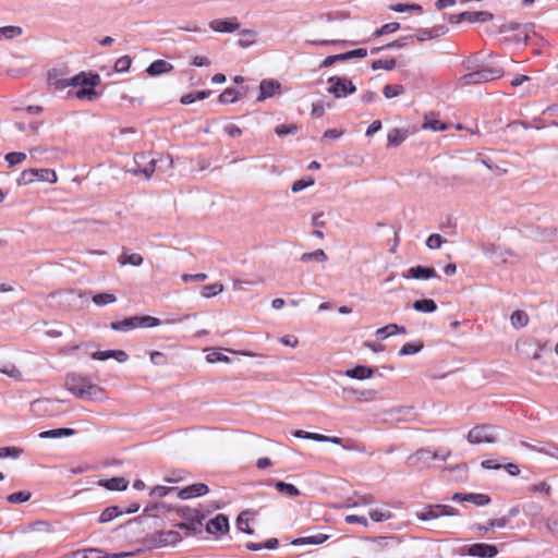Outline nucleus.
I'll use <instances>...</instances> for the list:
<instances>
[{
	"instance_id": "39448f33",
	"label": "nucleus",
	"mask_w": 558,
	"mask_h": 558,
	"mask_svg": "<svg viewBox=\"0 0 558 558\" xmlns=\"http://www.w3.org/2000/svg\"><path fill=\"white\" fill-rule=\"evenodd\" d=\"M501 428L496 425L482 424L474 426L466 435L470 444H494L499 437Z\"/></svg>"
},
{
	"instance_id": "a19ab883",
	"label": "nucleus",
	"mask_w": 558,
	"mask_h": 558,
	"mask_svg": "<svg viewBox=\"0 0 558 558\" xmlns=\"http://www.w3.org/2000/svg\"><path fill=\"white\" fill-rule=\"evenodd\" d=\"M508 524V519L507 518H498V519H490L486 525H476L475 529L476 531L478 532H482V533H488L489 531H492L494 527H499V529H502L505 527L506 525Z\"/></svg>"
},
{
	"instance_id": "e2e57ef3",
	"label": "nucleus",
	"mask_w": 558,
	"mask_h": 558,
	"mask_svg": "<svg viewBox=\"0 0 558 558\" xmlns=\"http://www.w3.org/2000/svg\"><path fill=\"white\" fill-rule=\"evenodd\" d=\"M367 56V50L365 48H356L353 50H349L342 53H339L341 61H347L350 59H361Z\"/></svg>"
},
{
	"instance_id": "58836bf2",
	"label": "nucleus",
	"mask_w": 558,
	"mask_h": 558,
	"mask_svg": "<svg viewBox=\"0 0 558 558\" xmlns=\"http://www.w3.org/2000/svg\"><path fill=\"white\" fill-rule=\"evenodd\" d=\"M159 542H161V538H160V535H159V531H155L154 533H149L145 537H143V539H142L143 547L145 549H147V550H151V549L163 547L161 544H159Z\"/></svg>"
},
{
	"instance_id": "2eb2a0df",
	"label": "nucleus",
	"mask_w": 558,
	"mask_h": 558,
	"mask_svg": "<svg viewBox=\"0 0 558 558\" xmlns=\"http://www.w3.org/2000/svg\"><path fill=\"white\" fill-rule=\"evenodd\" d=\"M178 497L181 500H187L195 497H202L209 493V487L204 483H194L182 488H178Z\"/></svg>"
},
{
	"instance_id": "f704fd0d",
	"label": "nucleus",
	"mask_w": 558,
	"mask_h": 558,
	"mask_svg": "<svg viewBox=\"0 0 558 558\" xmlns=\"http://www.w3.org/2000/svg\"><path fill=\"white\" fill-rule=\"evenodd\" d=\"M423 129L438 132V131L447 130L448 125H447V123L438 120L434 114H430V116H425Z\"/></svg>"
},
{
	"instance_id": "cd10ccee",
	"label": "nucleus",
	"mask_w": 558,
	"mask_h": 558,
	"mask_svg": "<svg viewBox=\"0 0 558 558\" xmlns=\"http://www.w3.org/2000/svg\"><path fill=\"white\" fill-rule=\"evenodd\" d=\"M75 429L69 427H60L48 430H43L39 433V438L48 439V438H62L70 437L75 434Z\"/></svg>"
},
{
	"instance_id": "a18cd8bd",
	"label": "nucleus",
	"mask_w": 558,
	"mask_h": 558,
	"mask_svg": "<svg viewBox=\"0 0 558 558\" xmlns=\"http://www.w3.org/2000/svg\"><path fill=\"white\" fill-rule=\"evenodd\" d=\"M399 29H400V23H398V22H390V23L384 24L381 27L377 28L372 34V37L373 38H378V37H381L384 35L396 33Z\"/></svg>"
},
{
	"instance_id": "bf43d9fd",
	"label": "nucleus",
	"mask_w": 558,
	"mask_h": 558,
	"mask_svg": "<svg viewBox=\"0 0 558 558\" xmlns=\"http://www.w3.org/2000/svg\"><path fill=\"white\" fill-rule=\"evenodd\" d=\"M404 93V87L401 84H387L383 88V94L386 98L390 99Z\"/></svg>"
},
{
	"instance_id": "6e6d98bb",
	"label": "nucleus",
	"mask_w": 558,
	"mask_h": 558,
	"mask_svg": "<svg viewBox=\"0 0 558 558\" xmlns=\"http://www.w3.org/2000/svg\"><path fill=\"white\" fill-rule=\"evenodd\" d=\"M293 436L296 437V438L314 440V441H318V442L327 440L326 439V435L317 434V433H311V432H305L303 429L294 430L293 432Z\"/></svg>"
},
{
	"instance_id": "0eeeda50",
	"label": "nucleus",
	"mask_w": 558,
	"mask_h": 558,
	"mask_svg": "<svg viewBox=\"0 0 558 558\" xmlns=\"http://www.w3.org/2000/svg\"><path fill=\"white\" fill-rule=\"evenodd\" d=\"M416 518L420 521H430L440 517L459 515V510L448 505L435 504L425 505L422 510L416 512Z\"/></svg>"
},
{
	"instance_id": "de8ad7c7",
	"label": "nucleus",
	"mask_w": 558,
	"mask_h": 558,
	"mask_svg": "<svg viewBox=\"0 0 558 558\" xmlns=\"http://www.w3.org/2000/svg\"><path fill=\"white\" fill-rule=\"evenodd\" d=\"M250 514V511H243L241 512L238 518H236V521H235V525L236 527L245 533V534H248V535H253L254 534V530L250 527L248 525V519L245 518L246 515Z\"/></svg>"
},
{
	"instance_id": "4d7b16f0",
	"label": "nucleus",
	"mask_w": 558,
	"mask_h": 558,
	"mask_svg": "<svg viewBox=\"0 0 558 558\" xmlns=\"http://www.w3.org/2000/svg\"><path fill=\"white\" fill-rule=\"evenodd\" d=\"M32 494L28 490H20L7 496V501L10 504H23L31 499Z\"/></svg>"
},
{
	"instance_id": "473e14b6",
	"label": "nucleus",
	"mask_w": 558,
	"mask_h": 558,
	"mask_svg": "<svg viewBox=\"0 0 558 558\" xmlns=\"http://www.w3.org/2000/svg\"><path fill=\"white\" fill-rule=\"evenodd\" d=\"M121 514H123V510L120 507L109 506L102 510V512L100 513V515L98 518V522L101 524L108 523Z\"/></svg>"
},
{
	"instance_id": "412c9836",
	"label": "nucleus",
	"mask_w": 558,
	"mask_h": 558,
	"mask_svg": "<svg viewBox=\"0 0 558 558\" xmlns=\"http://www.w3.org/2000/svg\"><path fill=\"white\" fill-rule=\"evenodd\" d=\"M97 485L111 492H123L129 487V481L122 476L104 478L97 482Z\"/></svg>"
},
{
	"instance_id": "4c0bfd02",
	"label": "nucleus",
	"mask_w": 558,
	"mask_h": 558,
	"mask_svg": "<svg viewBox=\"0 0 558 558\" xmlns=\"http://www.w3.org/2000/svg\"><path fill=\"white\" fill-rule=\"evenodd\" d=\"M510 322L513 328L521 329L529 324V315L522 310H517L511 314Z\"/></svg>"
},
{
	"instance_id": "49530a36",
	"label": "nucleus",
	"mask_w": 558,
	"mask_h": 558,
	"mask_svg": "<svg viewBox=\"0 0 558 558\" xmlns=\"http://www.w3.org/2000/svg\"><path fill=\"white\" fill-rule=\"evenodd\" d=\"M239 93L233 87L226 88L218 97L221 105L233 104L238 100Z\"/></svg>"
},
{
	"instance_id": "0e129e2a",
	"label": "nucleus",
	"mask_w": 558,
	"mask_h": 558,
	"mask_svg": "<svg viewBox=\"0 0 558 558\" xmlns=\"http://www.w3.org/2000/svg\"><path fill=\"white\" fill-rule=\"evenodd\" d=\"M22 34V28L19 26H3L0 27V40L12 39Z\"/></svg>"
},
{
	"instance_id": "423d86ee",
	"label": "nucleus",
	"mask_w": 558,
	"mask_h": 558,
	"mask_svg": "<svg viewBox=\"0 0 558 558\" xmlns=\"http://www.w3.org/2000/svg\"><path fill=\"white\" fill-rule=\"evenodd\" d=\"M450 453L440 454L438 452H434L428 448H422L411 453L408 457V464L416 470H423L430 466L434 460H442L446 461Z\"/></svg>"
},
{
	"instance_id": "5701e85b",
	"label": "nucleus",
	"mask_w": 558,
	"mask_h": 558,
	"mask_svg": "<svg viewBox=\"0 0 558 558\" xmlns=\"http://www.w3.org/2000/svg\"><path fill=\"white\" fill-rule=\"evenodd\" d=\"M173 70V65L162 59L153 61L146 69V73L149 76H159Z\"/></svg>"
},
{
	"instance_id": "393cba45",
	"label": "nucleus",
	"mask_w": 558,
	"mask_h": 558,
	"mask_svg": "<svg viewBox=\"0 0 558 558\" xmlns=\"http://www.w3.org/2000/svg\"><path fill=\"white\" fill-rule=\"evenodd\" d=\"M110 328L114 331L128 332L137 328L136 316L125 317L122 320L112 322Z\"/></svg>"
},
{
	"instance_id": "680f3d73",
	"label": "nucleus",
	"mask_w": 558,
	"mask_h": 558,
	"mask_svg": "<svg viewBox=\"0 0 558 558\" xmlns=\"http://www.w3.org/2000/svg\"><path fill=\"white\" fill-rule=\"evenodd\" d=\"M314 184H315V180L312 177L301 178L293 182V184L291 186V191L293 193H299Z\"/></svg>"
},
{
	"instance_id": "3c124183",
	"label": "nucleus",
	"mask_w": 558,
	"mask_h": 558,
	"mask_svg": "<svg viewBox=\"0 0 558 558\" xmlns=\"http://www.w3.org/2000/svg\"><path fill=\"white\" fill-rule=\"evenodd\" d=\"M157 165L158 158H155L150 153V157L146 159L145 168H141L140 172H142V175H144L146 179H150L155 171H158Z\"/></svg>"
},
{
	"instance_id": "69168bd1",
	"label": "nucleus",
	"mask_w": 558,
	"mask_h": 558,
	"mask_svg": "<svg viewBox=\"0 0 558 558\" xmlns=\"http://www.w3.org/2000/svg\"><path fill=\"white\" fill-rule=\"evenodd\" d=\"M132 59L129 56H122L114 62L113 70L118 73H125L130 70Z\"/></svg>"
},
{
	"instance_id": "2f4dec72",
	"label": "nucleus",
	"mask_w": 558,
	"mask_h": 558,
	"mask_svg": "<svg viewBox=\"0 0 558 558\" xmlns=\"http://www.w3.org/2000/svg\"><path fill=\"white\" fill-rule=\"evenodd\" d=\"M159 535L161 538V544L163 547L173 546L182 541V536L178 531L169 530V531H159Z\"/></svg>"
},
{
	"instance_id": "f3484780",
	"label": "nucleus",
	"mask_w": 558,
	"mask_h": 558,
	"mask_svg": "<svg viewBox=\"0 0 558 558\" xmlns=\"http://www.w3.org/2000/svg\"><path fill=\"white\" fill-rule=\"evenodd\" d=\"M258 88L256 101L260 102L272 97L281 88V83L274 78H265L260 81Z\"/></svg>"
},
{
	"instance_id": "8fccbe9b",
	"label": "nucleus",
	"mask_w": 558,
	"mask_h": 558,
	"mask_svg": "<svg viewBox=\"0 0 558 558\" xmlns=\"http://www.w3.org/2000/svg\"><path fill=\"white\" fill-rule=\"evenodd\" d=\"M157 165L158 158H155L150 153V157L146 159L145 168H141L140 172H142V175H144L146 179H150L155 171H158Z\"/></svg>"
},
{
	"instance_id": "774afa93",
	"label": "nucleus",
	"mask_w": 558,
	"mask_h": 558,
	"mask_svg": "<svg viewBox=\"0 0 558 558\" xmlns=\"http://www.w3.org/2000/svg\"><path fill=\"white\" fill-rule=\"evenodd\" d=\"M9 167L16 166L26 159V154L21 151H11L4 156Z\"/></svg>"
},
{
	"instance_id": "9b49d317",
	"label": "nucleus",
	"mask_w": 558,
	"mask_h": 558,
	"mask_svg": "<svg viewBox=\"0 0 558 558\" xmlns=\"http://www.w3.org/2000/svg\"><path fill=\"white\" fill-rule=\"evenodd\" d=\"M517 348L533 360H539L543 351H550L546 342H541L534 338L518 342Z\"/></svg>"
},
{
	"instance_id": "bb28decb",
	"label": "nucleus",
	"mask_w": 558,
	"mask_h": 558,
	"mask_svg": "<svg viewBox=\"0 0 558 558\" xmlns=\"http://www.w3.org/2000/svg\"><path fill=\"white\" fill-rule=\"evenodd\" d=\"M408 138V131L403 129L395 128L389 131L387 136V146L397 147L401 145Z\"/></svg>"
},
{
	"instance_id": "4468645a",
	"label": "nucleus",
	"mask_w": 558,
	"mask_h": 558,
	"mask_svg": "<svg viewBox=\"0 0 558 558\" xmlns=\"http://www.w3.org/2000/svg\"><path fill=\"white\" fill-rule=\"evenodd\" d=\"M230 530L229 518L223 513H218L216 517L210 519L206 525L205 531L208 534H226Z\"/></svg>"
},
{
	"instance_id": "c85d7f7f",
	"label": "nucleus",
	"mask_w": 558,
	"mask_h": 558,
	"mask_svg": "<svg viewBox=\"0 0 558 558\" xmlns=\"http://www.w3.org/2000/svg\"><path fill=\"white\" fill-rule=\"evenodd\" d=\"M96 86L97 85H83L74 93V96L81 100L86 99L93 101L100 96V94L95 89Z\"/></svg>"
},
{
	"instance_id": "dca6fc26",
	"label": "nucleus",
	"mask_w": 558,
	"mask_h": 558,
	"mask_svg": "<svg viewBox=\"0 0 558 558\" xmlns=\"http://www.w3.org/2000/svg\"><path fill=\"white\" fill-rule=\"evenodd\" d=\"M466 554L472 557L494 558L498 555V548L492 544L475 543L468 547Z\"/></svg>"
},
{
	"instance_id": "a211bd4d",
	"label": "nucleus",
	"mask_w": 558,
	"mask_h": 558,
	"mask_svg": "<svg viewBox=\"0 0 558 558\" xmlns=\"http://www.w3.org/2000/svg\"><path fill=\"white\" fill-rule=\"evenodd\" d=\"M209 27L216 33H233L240 28L236 17L216 19L209 23Z\"/></svg>"
},
{
	"instance_id": "a878e982",
	"label": "nucleus",
	"mask_w": 558,
	"mask_h": 558,
	"mask_svg": "<svg viewBox=\"0 0 558 558\" xmlns=\"http://www.w3.org/2000/svg\"><path fill=\"white\" fill-rule=\"evenodd\" d=\"M398 333H400V335L407 333V328L404 326H399L397 324H389V325L380 327L376 330V336L380 340H385L389 336H393V335H398Z\"/></svg>"
},
{
	"instance_id": "5fc2aeb1",
	"label": "nucleus",
	"mask_w": 558,
	"mask_h": 558,
	"mask_svg": "<svg viewBox=\"0 0 558 558\" xmlns=\"http://www.w3.org/2000/svg\"><path fill=\"white\" fill-rule=\"evenodd\" d=\"M492 499L487 494L469 493L468 502L474 504L478 507H484L490 504Z\"/></svg>"
},
{
	"instance_id": "13d9d810",
	"label": "nucleus",
	"mask_w": 558,
	"mask_h": 558,
	"mask_svg": "<svg viewBox=\"0 0 558 558\" xmlns=\"http://www.w3.org/2000/svg\"><path fill=\"white\" fill-rule=\"evenodd\" d=\"M223 291V286L219 282L206 284L202 287L201 294L204 298H213Z\"/></svg>"
},
{
	"instance_id": "f03ea898",
	"label": "nucleus",
	"mask_w": 558,
	"mask_h": 558,
	"mask_svg": "<svg viewBox=\"0 0 558 558\" xmlns=\"http://www.w3.org/2000/svg\"><path fill=\"white\" fill-rule=\"evenodd\" d=\"M65 387L72 395L84 400L100 399L102 395V389L98 385L78 374H68Z\"/></svg>"
},
{
	"instance_id": "864d4df0",
	"label": "nucleus",
	"mask_w": 558,
	"mask_h": 558,
	"mask_svg": "<svg viewBox=\"0 0 558 558\" xmlns=\"http://www.w3.org/2000/svg\"><path fill=\"white\" fill-rule=\"evenodd\" d=\"M326 259H327V255L320 248H318V250H316L314 252L303 253L301 258H300V260L303 262V263H308V262H312V260L322 263V262H325Z\"/></svg>"
},
{
	"instance_id": "9d476101",
	"label": "nucleus",
	"mask_w": 558,
	"mask_h": 558,
	"mask_svg": "<svg viewBox=\"0 0 558 558\" xmlns=\"http://www.w3.org/2000/svg\"><path fill=\"white\" fill-rule=\"evenodd\" d=\"M493 13L488 11H464L458 14H448L446 19L452 24L468 23H485L492 21Z\"/></svg>"
},
{
	"instance_id": "72a5a7b5",
	"label": "nucleus",
	"mask_w": 558,
	"mask_h": 558,
	"mask_svg": "<svg viewBox=\"0 0 558 558\" xmlns=\"http://www.w3.org/2000/svg\"><path fill=\"white\" fill-rule=\"evenodd\" d=\"M275 488L277 489L278 493L290 497H298L301 495L300 489L295 485L283 481L276 482Z\"/></svg>"
},
{
	"instance_id": "09e8293b",
	"label": "nucleus",
	"mask_w": 558,
	"mask_h": 558,
	"mask_svg": "<svg viewBox=\"0 0 558 558\" xmlns=\"http://www.w3.org/2000/svg\"><path fill=\"white\" fill-rule=\"evenodd\" d=\"M116 301H117V296L110 292H99L93 296V302L97 306H104L107 304H111V303H114Z\"/></svg>"
},
{
	"instance_id": "6e6552de",
	"label": "nucleus",
	"mask_w": 558,
	"mask_h": 558,
	"mask_svg": "<svg viewBox=\"0 0 558 558\" xmlns=\"http://www.w3.org/2000/svg\"><path fill=\"white\" fill-rule=\"evenodd\" d=\"M327 83V92L335 98H345L356 92V86L345 76H330Z\"/></svg>"
},
{
	"instance_id": "ddd939ff",
	"label": "nucleus",
	"mask_w": 558,
	"mask_h": 558,
	"mask_svg": "<svg viewBox=\"0 0 558 558\" xmlns=\"http://www.w3.org/2000/svg\"><path fill=\"white\" fill-rule=\"evenodd\" d=\"M153 510H155L154 504L150 506H147L144 509L143 514L129 520L125 524H133V523L146 524L148 527H154L156 530L161 527L163 525V520L158 515L150 514L149 512Z\"/></svg>"
},
{
	"instance_id": "338daca9",
	"label": "nucleus",
	"mask_w": 558,
	"mask_h": 558,
	"mask_svg": "<svg viewBox=\"0 0 558 558\" xmlns=\"http://www.w3.org/2000/svg\"><path fill=\"white\" fill-rule=\"evenodd\" d=\"M413 39H414V36H412V35L403 36V37H400L391 43L384 45V48H387V50L402 49L408 45L409 40H413Z\"/></svg>"
},
{
	"instance_id": "f8f14e48",
	"label": "nucleus",
	"mask_w": 558,
	"mask_h": 558,
	"mask_svg": "<svg viewBox=\"0 0 558 558\" xmlns=\"http://www.w3.org/2000/svg\"><path fill=\"white\" fill-rule=\"evenodd\" d=\"M405 279L428 280L440 279L434 267L417 265L410 267L405 274L402 275Z\"/></svg>"
},
{
	"instance_id": "37998d69",
	"label": "nucleus",
	"mask_w": 558,
	"mask_h": 558,
	"mask_svg": "<svg viewBox=\"0 0 558 558\" xmlns=\"http://www.w3.org/2000/svg\"><path fill=\"white\" fill-rule=\"evenodd\" d=\"M396 65H397V61L395 58H390V59H386V60L377 59L372 62L371 68L373 71H377V70L392 71L396 68Z\"/></svg>"
},
{
	"instance_id": "603ef678",
	"label": "nucleus",
	"mask_w": 558,
	"mask_h": 558,
	"mask_svg": "<svg viewBox=\"0 0 558 558\" xmlns=\"http://www.w3.org/2000/svg\"><path fill=\"white\" fill-rule=\"evenodd\" d=\"M240 35L243 37L239 39L238 45L241 48H248L255 43L256 32L253 29H243L240 32Z\"/></svg>"
},
{
	"instance_id": "4be33fe9",
	"label": "nucleus",
	"mask_w": 558,
	"mask_h": 558,
	"mask_svg": "<svg viewBox=\"0 0 558 558\" xmlns=\"http://www.w3.org/2000/svg\"><path fill=\"white\" fill-rule=\"evenodd\" d=\"M344 374L349 378L364 380L373 377L374 368L366 365H355L352 368H348Z\"/></svg>"
},
{
	"instance_id": "ea45409f",
	"label": "nucleus",
	"mask_w": 558,
	"mask_h": 558,
	"mask_svg": "<svg viewBox=\"0 0 558 558\" xmlns=\"http://www.w3.org/2000/svg\"><path fill=\"white\" fill-rule=\"evenodd\" d=\"M210 90H197L195 93H189L180 98L182 105H191L196 100H204L210 96Z\"/></svg>"
},
{
	"instance_id": "7c9ffc66",
	"label": "nucleus",
	"mask_w": 558,
	"mask_h": 558,
	"mask_svg": "<svg viewBox=\"0 0 558 558\" xmlns=\"http://www.w3.org/2000/svg\"><path fill=\"white\" fill-rule=\"evenodd\" d=\"M143 257L141 254L137 253H131L126 250L122 252V254L119 256L118 262L121 265H131L138 267L143 264Z\"/></svg>"
},
{
	"instance_id": "b1692460",
	"label": "nucleus",
	"mask_w": 558,
	"mask_h": 558,
	"mask_svg": "<svg viewBox=\"0 0 558 558\" xmlns=\"http://www.w3.org/2000/svg\"><path fill=\"white\" fill-rule=\"evenodd\" d=\"M329 538V535L324 533H317L315 535L302 536L294 538L291 544L293 546H303V545H320L325 543Z\"/></svg>"
},
{
	"instance_id": "6ab92c4d",
	"label": "nucleus",
	"mask_w": 558,
	"mask_h": 558,
	"mask_svg": "<svg viewBox=\"0 0 558 558\" xmlns=\"http://www.w3.org/2000/svg\"><path fill=\"white\" fill-rule=\"evenodd\" d=\"M449 28L445 24L434 25L432 28H420L414 36L417 41H425L428 39H435L446 35Z\"/></svg>"
},
{
	"instance_id": "c9c22d12",
	"label": "nucleus",
	"mask_w": 558,
	"mask_h": 558,
	"mask_svg": "<svg viewBox=\"0 0 558 558\" xmlns=\"http://www.w3.org/2000/svg\"><path fill=\"white\" fill-rule=\"evenodd\" d=\"M390 10L397 13H422L423 8L417 3H396L389 7Z\"/></svg>"
},
{
	"instance_id": "1a4fd4ad",
	"label": "nucleus",
	"mask_w": 558,
	"mask_h": 558,
	"mask_svg": "<svg viewBox=\"0 0 558 558\" xmlns=\"http://www.w3.org/2000/svg\"><path fill=\"white\" fill-rule=\"evenodd\" d=\"M57 180V173L52 169H27L20 174L17 184L27 185L33 182L54 183Z\"/></svg>"
},
{
	"instance_id": "e433bc0d",
	"label": "nucleus",
	"mask_w": 558,
	"mask_h": 558,
	"mask_svg": "<svg viewBox=\"0 0 558 558\" xmlns=\"http://www.w3.org/2000/svg\"><path fill=\"white\" fill-rule=\"evenodd\" d=\"M150 157V153H137L134 155L133 163L134 167L129 169V172L133 175H142L140 172L141 168H145L146 159Z\"/></svg>"
},
{
	"instance_id": "aec40b11",
	"label": "nucleus",
	"mask_w": 558,
	"mask_h": 558,
	"mask_svg": "<svg viewBox=\"0 0 558 558\" xmlns=\"http://www.w3.org/2000/svg\"><path fill=\"white\" fill-rule=\"evenodd\" d=\"M483 254L493 260L495 264H504L507 263V255L510 253L506 250H502L500 246L495 244H485L482 246Z\"/></svg>"
},
{
	"instance_id": "20e7f679",
	"label": "nucleus",
	"mask_w": 558,
	"mask_h": 558,
	"mask_svg": "<svg viewBox=\"0 0 558 558\" xmlns=\"http://www.w3.org/2000/svg\"><path fill=\"white\" fill-rule=\"evenodd\" d=\"M505 71L500 66H481L462 75L459 83L462 86L483 84L502 77Z\"/></svg>"
},
{
	"instance_id": "7ed1b4c3",
	"label": "nucleus",
	"mask_w": 558,
	"mask_h": 558,
	"mask_svg": "<svg viewBox=\"0 0 558 558\" xmlns=\"http://www.w3.org/2000/svg\"><path fill=\"white\" fill-rule=\"evenodd\" d=\"M49 84L58 90H63L70 86L81 87L83 85H99L100 75L96 72L82 71L69 78H58L54 74H48Z\"/></svg>"
},
{
	"instance_id": "052dcab7",
	"label": "nucleus",
	"mask_w": 558,
	"mask_h": 558,
	"mask_svg": "<svg viewBox=\"0 0 558 558\" xmlns=\"http://www.w3.org/2000/svg\"><path fill=\"white\" fill-rule=\"evenodd\" d=\"M206 361L208 363L214 364V363H218V362L230 363L231 360L228 355L223 354L221 351L213 349L207 353Z\"/></svg>"
},
{
	"instance_id": "f257e3e1",
	"label": "nucleus",
	"mask_w": 558,
	"mask_h": 558,
	"mask_svg": "<svg viewBox=\"0 0 558 558\" xmlns=\"http://www.w3.org/2000/svg\"><path fill=\"white\" fill-rule=\"evenodd\" d=\"M174 512L184 521H171V525L186 531L187 535H197L203 531V522L207 514L201 508H191L189 506L175 507Z\"/></svg>"
},
{
	"instance_id": "c03bdc74",
	"label": "nucleus",
	"mask_w": 558,
	"mask_h": 558,
	"mask_svg": "<svg viewBox=\"0 0 558 558\" xmlns=\"http://www.w3.org/2000/svg\"><path fill=\"white\" fill-rule=\"evenodd\" d=\"M137 319V328H153L157 327L161 324V320L157 317L150 315H138Z\"/></svg>"
},
{
	"instance_id": "c756f323",
	"label": "nucleus",
	"mask_w": 558,
	"mask_h": 558,
	"mask_svg": "<svg viewBox=\"0 0 558 558\" xmlns=\"http://www.w3.org/2000/svg\"><path fill=\"white\" fill-rule=\"evenodd\" d=\"M412 308L421 313H434L437 311V303L433 299H420L413 302Z\"/></svg>"
},
{
	"instance_id": "79ce46f5",
	"label": "nucleus",
	"mask_w": 558,
	"mask_h": 558,
	"mask_svg": "<svg viewBox=\"0 0 558 558\" xmlns=\"http://www.w3.org/2000/svg\"><path fill=\"white\" fill-rule=\"evenodd\" d=\"M423 348H424L423 341L407 342L401 347L398 354L400 356L416 354V353L421 352L423 350Z\"/></svg>"
}]
</instances>
